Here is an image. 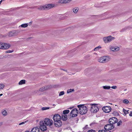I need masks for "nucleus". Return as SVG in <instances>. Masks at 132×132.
I'll list each match as a JSON object with an SVG mask.
<instances>
[{
  "mask_svg": "<svg viewBox=\"0 0 132 132\" xmlns=\"http://www.w3.org/2000/svg\"><path fill=\"white\" fill-rule=\"evenodd\" d=\"M53 121L52 120L47 118H46L44 121H40L39 123L40 128L41 130L45 131L47 129V127L46 125L49 126H51L53 125Z\"/></svg>",
  "mask_w": 132,
  "mask_h": 132,
  "instance_id": "nucleus-1",
  "label": "nucleus"
},
{
  "mask_svg": "<svg viewBox=\"0 0 132 132\" xmlns=\"http://www.w3.org/2000/svg\"><path fill=\"white\" fill-rule=\"evenodd\" d=\"M61 117L59 114L54 115L53 117V119L55 122L54 125L57 127H59L62 125V123L61 121Z\"/></svg>",
  "mask_w": 132,
  "mask_h": 132,
  "instance_id": "nucleus-2",
  "label": "nucleus"
},
{
  "mask_svg": "<svg viewBox=\"0 0 132 132\" xmlns=\"http://www.w3.org/2000/svg\"><path fill=\"white\" fill-rule=\"evenodd\" d=\"M77 107L79 108V113L81 114L82 115L86 114L88 111L87 108L84 105H77Z\"/></svg>",
  "mask_w": 132,
  "mask_h": 132,
  "instance_id": "nucleus-3",
  "label": "nucleus"
},
{
  "mask_svg": "<svg viewBox=\"0 0 132 132\" xmlns=\"http://www.w3.org/2000/svg\"><path fill=\"white\" fill-rule=\"evenodd\" d=\"M111 57L108 56H103L98 59V61L100 63H105L111 60Z\"/></svg>",
  "mask_w": 132,
  "mask_h": 132,
  "instance_id": "nucleus-4",
  "label": "nucleus"
},
{
  "mask_svg": "<svg viewBox=\"0 0 132 132\" xmlns=\"http://www.w3.org/2000/svg\"><path fill=\"white\" fill-rule=\"evenodd\" d=\"M92 106L90 109V111L92 113H96L99 110V108L98 105L96 104H91Z\"/></svg>",
  "mask_w": 132,
  "mask_h": 132,
  "instance_id": "nucleus-5",
  "label": "nucleus"
},
{
  "mask_svg": "<svg viewBox=\"0 0 132 132\" xmlns=\"http://www.w3.org/2000/svg\"><path fill=\"white\" fill-rule=\"evenodd\" d=\"M103 40L105 44L110 43L112 41L115 39V38L111 36H106L103 38Z\"/></svg>",
  "mask_w": 132,
  "mask_h": 132,
  "instance_id": "nucleus-6",
  "label": "nucleus"
},
{
  "mask_svg": "<svg viewBox=\"0 0 132 132\" xmlns=\"http://www.w3.org/2000/svg\"><path fill=\"white\" fill-rule=\"evenodd\" d=\"M78 114V110L76 108L73 109L70 112V115L72 117H75L77 116Z\"/></svg>",
  "mask_w": 132,
  "mask_h": 132,
  "instance_id": "nucleus-7",
  "label": "nucleus"
},
{
  "mask_svg": "<svg viewBox=\"0 0 132 132\" xmlns=\"http://www.w3.org/2000/svg\"><path fill=\"white\" fill-rule=\"evenodd\" d=\"M109 47L110 49L112 52H117L120 50L119 47L117 46L110 45L109 46Z\"/></svg>",
  "mask_w": 132,
  "mask_h": 132,
  "instance_id": "nucleus-8",
  "label": "nucleus"
},
{
  "mask_svg": "<svg viewBox=\"0 0 132 132\" xmlns=\"http://www.w3.org/2000/svg\"><path fill=\"white\" fill-rule=\"evenodd\" d=\"M118 121L117 119L115 117H113L110 119L109 120V122L110 124L113 125Z\"/></svg>",
  "mask_w": 132,
  "mask_h": 132,
  "instance_id": "nucleus-9",
  "label": "nucleus"
},
{
  "mask_svg": "<svg viewBox=\"0 0 132 132\" xmlns=\"http://www.w3.org/2000/svg\"><path fill=\"white\" fill-rule=\"evenodd\" d=\"M114 127L113 125L110 124L106 125L104 127V129L106 130L109 131L113 128Z\"/></svg>",
  "mask_w": 132,
  "mask_h": 132,
  "instance_id": "nucleus-10",
  "label": "nucleus"
},
{
  "mask_svg": "<svg viewBox=\"0 0 132 132\" xmlns=\"http://www.w3.org/2000/svg\"><path fill=\"white\" fill-rule=\"evenodd\" d=\"M111 107L109 106H106L103 108L102 110L103 111L106 113L109 112L111 110Z\"/></svg>",
  "mask_w": 132,
  "mask_h": 132,
  "instance_id": "nucleus-11",
  "label": "nucleus"
},
{
  "mask_svg": "<svg viewBox=\"0 0 132 132\" xmlns=\"http://www.w3.org/2000/svg\"><path fill=\"white\" fill-rule=\"evenodd\" d=\"M2 49L6 50L8 49L10 46V45L9 44L3 43L2 44Z\"/></svg>",
  "mask_w": 132,
  "mask_h": 132,
  "instance_id": "nucleus-12",
  "label": "nucleus"
},
{
  "mask_svg": "<svg viewBox=\"0 0 132 132\" xmlns=\"http://www.w3.org/2000/svg\"><path fill=\"white\" fill-rule=\"evenodd\" d=\"M54 6V5L52 4H47L45 5V10H49Z\"/></svg>",
  "mask_w": 132,
  "mask_h": 132,
  "instance_id": "nucleus-13",
  "label": "nucleus"
},
{
  "mask_svg": "<svg viewBox=\"0 0 132 132\" xmlns=\"http://www.w3.org/2000/svg\"><path fill=\"white\" fill-rule=\"evenodd\" d=\"M39 129L37 127H35L33 128L31 130V132H39Z\"/></svg>",
  "mask_w": 132,
  "mask_h": 132,
  "instance_id": "nucleus-14",
  "label": "nucleus"
},
{
  "mask_svg": "<svg viewBox=\"0 0 132 132\" xmlns=\"http://www.w3.org/2000/svg\"><path fill=\"white\" fill-rule=\"evenodd\" d=\"M1 113L2 115L4 116H6L7 114V111L4 110H2Z\"/></svg>",
  "mask_w": 132,
  "mask_h": 132,
  "instance_id": "nucleus-15",
  "label": "nucleus"
},
{
  "mask_svg": "<svg viewBox=\"0 0 132 132\" xmlns=\"http://www.w3.org/2000/svg\"><path fill=\"white\" fill-rule=\"evenodd\" d=\"M73 11L74 13L76 14L78 12L79 10V8L77 7H75L73 9Z\"/></svg>",
  "mask_w": 132,
  "mask_h": 132,
  "instance_id": "nucleus-16",
  "label": "nucleus"
},
{
  "mask_svg": "<svg viewBox=\"0 0 132 132\" xmlns=\"http://www.w3.org/2000/svg\"><path fill=\"white\" fill-rule=\"evenodd\" d=\"M45 5L43 6H40L38 7V9L39 10H45Z\"/></svg>",
  "mask_w": 132,
  "mask_h": 132,
  "instance_id": "nucleus-17",
  "label": "nucleus"
},
{
  "mask_svg": "<svg viewBox=\"0 0 132 132\" xmlns=\"http://www.w3.org/2000/svg\"><path fill=\"white\" fill-rule=\"evenodd\" d=\"M45 90H47L51 88L52 86L51 85H47L43 86Z\"/></svg>",
  "mask_w": 132,
  "mask_h": 132,
  "instance_id": "nucleus-18",
  "label": "nucleus"
},
{
  "mask_svg": "<svg viewBox=\"0 0 132 132\" xmlns=\"http://www.w3.org/2000/svg\"><path fill=\"white\" fill-rule=\"evenodd\" d=\"M14 36H16L20 31L18 30L13 31Z\"/></svg>",
  "mask_w": 132,
  "mask_h": 132,
  "instance_id": "nucleus-19",
  "label": "nucleus"
},
{
  "mask_svg": "<svg viewBox=\"0 0 132 132\" xmlns=\"http://www.w3.org/2000/svg\"><path fill=\"white\" fill-rule=\"evenodd\" d=\"M28 26V23H25L21 24V25L19 26V28L20 27L22 28H26Z\"/></svg>",
  "mask_w": 132,
  "mask_h": 132,
  "instance_id": "nucleus-20",
  "label": "nucleus"
},
{
  "mask_svg": "<svg viewBox=\"0 0 132 132\" xmlns=\"http://www.w3.org/2000/svg\"><path fill=\"white\" fill-rule=\"evenodd\" d=\"M25 83V80H22L20 81L19 83V84L21 85Z\"/></svg>",
  "mask_w": 132,
  "mask_h": 132,
  "instance_id": "nucleus-21",
  "label": "nucleus"
},
{
  "mask_svg": "<svg viewBox=\"0 0 132 132\" xmlns=\"http://www.w3.org/2000/svg\"><path fill=\"white\" fill-rule=\"evenodd\" d=\"M74 89H70L67 90V93L68 94L72 92H74Z\"/></svg>",
  "mask_w": 132,
  "mask_h": 132,
  "instance_id": "nucleus-22",
  "label": "nucleus"
},
{
  "mask_svg": "<svg viewBox=\"0 0 132 132\" xmlns=\"http://www.w3.org/2000/svg\"><path fill=\"white\" fill-rule=\"evenodd\" d=\"M62 118L64 121L66 120L67 119V115L64 114L62 116Z\"/></svg>",
  "mask_w": 132,
  "mask_h": 132,
  "instance_id": "nucleus-23",
  "label": "nucleus"
},
{
  "mask_svg": "<svg viewBox=\"0 0 132 132\" xmlns=\"http://www.w3.org/2000/svg\"><path fill=\"white\" fill-rule=\"evenodd\" d=\"M102 87L104 89H109L111 88V87L110 86H104Z\"/></svg>",
  "mask_w": 132,
  "mask_h": 132,
  "instance_id": "nucleus-24",
  "label": "nucleus"
},
{
  "mask_svg": "<svg viewBox=\"0 0 132 132\" xmlns=\"http://www.w3.org/2000/svg\"><path fill=\"white\" fill-rule=\"evenodd\" d=\"M5 87L4 84H0V90L3 89Z\"/></svg>",
  "mask_w": 132,
  "mask_h": 132,
  "instance_id": "nucleus-25",
  "label": "nucleus"
},
{
  "mask_svg": "<svg viewBox=\"0 0 132 132\" xmlns=\"http://www.w3.org/2000/svg\"><path fill=\"white\" fill-rule=\"evenodd\" d=\"M69 110H64L63 111V113L65 115L68 113L69 112Z\"/></svg>",
  "mask_w": 132,
  "mask_h": 132,
  "instance_id": "nucleus-26",
  "label": "nucleus"
},
{
  "mask_svg": "<svg viewBox=\"0 0 132 132\" xmlns=\"http://www.w3.org/2000/svg\"><path fill=\"white\" fill-rule=\"evenodd\" d=\"M9 36L10 37H12L14 36L13 31L10 32L9 33Z\"/></svg>",
  "mask_w": 132,
  "mask_h": 132,
  "instance_id": "nucleus-27",
  "label": "nucleus"
},
{
  "mask_svg": "<svg viewBox=\"0 0 132 132\" xmlns=\"http://www.w3.org/2000/svg\"><path fill=\"white\" fill-rule=\"evenodd\" d=\"M122 102L123 103L126 104H128L129 102L126 99L124 100H123Z\"/></svg>",
  "mask_w": 132,
  "mask_h": 132,
  "instance_id": "nucleus-28",
  "label": "nucleus"
},
{
  "mask_svg": "<svg viewBox=\"0 0 132 132\" xmlns=\"http://www.w3.org/2000/svg\"><path fill=\"white\" fill-rule=\"evenodd\" d=\"M58 2L61 4H65V0H60Z\"/></svg>",
  "mask_w": 132,
  "mask_h": 132,
  "instance_id": "nucleus-29",
  "label": "nucleus"
},
{
  "mask_svg": "<svg viewBox=\"0 0 132 132\" xmlns=\"http://www.w3.org/2000/svg\"><path fill=\"white\" fill-rule=\"evenodd\" d=\"M101 48V47L100 46H99L98 47H96L94 49V51H97L98 50L100 49Z\"/></svg>",
  "mask_w": 132,
  "mask_h": 132,
  "instance_id": "nucleus-30",
  "label": "nucleus"
},
{
  "mask_svg": "<svg viewBox=\"0 0 132 132\" xmlns=\"http://www.w3.org/2000/svg\"><path fill=\"white\" fill-rule=\"evenodd\" d=\"M50 108L49 107H45L42 108V110H48V109H49Z\"/></svg>",
  "mask_w": 132,
  "mask_h": 132,
  "instance_id": "nucleus-31",
  "label": "nucleus"
},
{
  "mask_svg": "<svg viewBox=\"0 0 132 132\" xmlns=\"http://www.w3.org/2000/svg\"><path fill=\"white\" fill-rule=\"evenodd\" d=\"M44 90H45L44 89V87H43L39 88L38 91H40V92H43Z\"/></svg>",
  "mask_w": 132,
  "mask_h": 132,
  "instance_id": "nucleus-32",
  "label": "nucleus"
},
{
  "mask_svg": "<svg viewBox=\"0 0 132 132\" xmlns=\"http://www.w3.org/2000/svg\"><path fill=\"white\" fill-rule=\"evenodd\" d=\"M64 92L63 91L61 92L59 95V96H61L64 95Z\"/></svg>",
  "mask_w": 132,
  "mask_h": 132,
  "instance_id": "nucleus-33",
  "label": "nucleus"
},
{
  "mask_svg": "<svg viewBox=\"0 0 132 132\" xmlns=\"http://www.w3.org/2000/svg\"><path fill=\"white\" fill-rule=\"evenodd\" d=\"M122 123V121L121 120L120 121L118 122L117 123V126H120L121 125V124Z\"/></svg>",
  "mask_w": 132,
  "mask_h": 132,
  "instance_id": "nucleus-34",
  "label": "nucleus"
},
{
  "mask_svg": "<svg viewBox=\"0 0 132 132\" xmlns=\"http://www.w3.org/2000/svg\"><path fill=\"white\" fill-rule=\"evenodd\" d=\"M27 121H25L24 122H22L21 123H20L19 124V125H23V124H25L27 122Z\"/></svg>",
  "mask_w": 132,
  "mask_h": 132,
  "instance_id": "nucleus-35",
  "label": "nucleus"
},
{
  "mask_svg": "<svg viewBox=\"0 0 132 132\" xmlns=\"http://www.w3.org/2000/svg\"><path fill=\"white\" fill-rule=\"evenodd\" d=\"M123 111L124 112L125 114H127L128 113V111L124 109H123Z\"/></svg>",
  "mask_w": 132,
  "mask_h": 132,
  "instance_id": "nucleus-36",
  "label": "nucleus"
},
{
  "mask_svg": "<svg viewBox=\"0 0 132 132\" xmlns=\"http://www.w3.org/2000/svg\"><path fill=\"white\" fill-rule=\"evenodd\" d=\"M111 88L113 89H115L117 88V87L116 86H112L111 87Z\"/></svg>",
  "mask_w": 132,
  "mask_h": 132,
  "instance_id": "nucleus-37",
  "label": "nucleus"
},
{
  "mask_svg": "<svg viewBox=\"0 0 132 132\" xmlns=\"http://www.w3.org/2000/svg\"><path fill=\"white\" fill-rule=\"evenodd\" d=\"M88 132H95V130L92 129L88 130Z\"/></svg>",
  "mask_w": 132,
  "mask_h": 132,
  "instance_id": "nucleus-38",
  "label": "nucleus"
},
{
  "mask_svg": "<svg viewBox=\"0 0 132 132\" xmlns=\"http://www.w3.org/2000/svg\"><path fill=\"white\" fill-rule=\"evenodd\" d=\"M3 43H0V49H2V44Z\"/></svg>",
  "mask_w": 132,
  "mask_h": 132,
  "instance_id": "nucleus-39",
  "label": "nucleus"
},
{
  "mask_svg": "<svg viewBox=\"0 0 132 132\" xmlns=\"http://www.w3.org/2000/svg\"><path fill=\"white\" fill-rule=\"evenodd\" d=\"M129 116H132V111L129 114Z\"/></svg>",
  "mask_w": 132,
  "mask_h": 132,
  "instance_id": "nucleus-40",
  "label": "nucleus"
},
{
  "mask_svg": "<svg viewBox=\"0 0 132 132\" xmlns=\"http://www.w3.org/2000/svg\"><path fill=\"white\" fill-rule=\"evenodd\" d=\"M3 125V122H0V127L2 126Z\"/></svg>",
  "mask_w": 132,
  "mask_h": 132,
  "instance_id": "nucleus-41",
  "label": "nucleus"
},
{
  "mask_svg": "<svg viewBox=\"0 0 132 132\" xmlns=\"http://www.w3.org/2000/svg\"><path fill=\"white\" fill-rule=\"evenodd\" d=\"M13 51H12L10 50H9L7 52L8 53H11Z\"/></svg>",
  "mask_w": 132,
  "mask_h": 132,
  "instance_id": "nucleus-42",
  "label": "nucleus"
},
{
  "mask_svg": "<svg viewBox=\"0 0 132 132\" xmlns=\"http://www.w3.org/2000/svg\"><path fill=\"white\" fill-rule=\"evenodd\" d=\"M73 108V107H70V108H69L68 109H72Z\"/></svg>",
  "mask_w": 132,
  "mask_h": 132,
  "instance_id": "nucleus-43",
  "label": "nucleus"
},
{
  "mask_svg": "<svg viewBox=\"0 0 132 132\" xmlns=\"http://www.w3.org/2000/svg\"><path fill=\"white\" fill-rule=\"evenodd\" d=\"M88 126V125H86V126L84 127L85 129H86L87 128V127Z\"/></svg>",
  "mask_w": 132,
  "mask_h": 132,
  "instance_id": "nucleus-44",
  "label": "nucleus"
},
{
  "mask_svg": "<svg viewBox=\"0 0 132 132\" xmlns=\"http://www.w3.org/2000/svg\"><path fill=\"white\" fill-rule=\"evenodd\" d=\"M3 95V94H0V96H2Z\"/></svg>",
  "mask_w": 132,
  "mask_h": 132,
  "instance_id": "nucleus-45",
  "label": "nucleus"
},
{
  "mask_svg": "<svg viewBox=\"0 0 132 132\" xmlns=\"http://www.w3.org/2000/svg\"><path fill=\"white\" fill-rule=\"evenodd\" d=\"M64 70V71H67V70Z\"/></svg>",
  "mask_w": 132,
  "mask_h": 132,
  "instance_id": "nucleus-46",
  "label": "nucleus"
},
{
  "mask_svg": "<svg viewBox=\"0 0 132 132\" xmlns=\"http://www.w3.org/2000/svg\"><path fill=\"white\" fill-rule=\"evenodd\" d=\"M25 132H30L29 131H26Z\"/></svg>",
  "mask_w": 132,
  "mask_h": 132,
  "instance_id": "nucleus-47",
  "label": "nucleus"
},
{
  "mask_svg": "<svg viewBox=\"0 0 132 132\" xmlns=\"http://www.w3.org/2000/svg\"><path fill=\"white\" fill-rule=\"evenodd\" d=\"M126 90V89H125L124 90H125H125Z\"/></svg>",
  "mask_w": 132,
  "mask_h": 132,
  "instance_id": "nucleus-48",
  "label": "nucleus"
},
{
  "mask_svg": "<svg viewBox=\"0 0 132 132\" xmlns=\"http://www.w3.org/2000/svg\"><path fill=\"white\" fill-rule=\"evenodd\" d=\"M53 106H54V105H55V104H53Z\"/></svg>",
  "mask_w": 132,
  "mask_h": 132,
  "instance_id": "nucleus-49",
  "label": "nucleus"
}]
</instances>
